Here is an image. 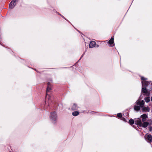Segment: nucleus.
<instances>
[{"label":"nucleus","mask_w":152,"mask_h":152,"mask_svg":"<svg viewBox=\"0 0 152 152\" xmlns=\"http://www.w3.org/2000/svg\"><path fill=\"white\" fill-rule=\"evenodd\" d=\"M145 103V102L143 100H142L141 101L137 102V104L138 105H140L141 107L142 108V110L143 111L148 112L150 110V108L148 107L144 106Z\"/></svg>","instance_id":"obj_2"},{"label":"nucleus","mask_w":152,"mask_h":152,"mask_svg":"<svg viewBox=\"0 0 152 152\" xmlns=\"http://www.w3.org/2000/svg\"><path fill=\"white\" fill-rule=\"evenodd\" d=\"M138 101H137L136 102V104L134 106V110L137 111H139L141 107L140 105H138L137 104V102Z\"/></svg>","instance_id":"obj_9"},{"label":"nucleus","mask_w":152,"mask_h":152,"mask_svg":"<svg viewBox=\"0 0 152 152\" xmlns=\"http://www.w3.org/2000/svg\"><path fill=\"white\" fill-rule=\"evenodd\" d=\"M79 114V112L77 111H74L72 113V115L73 116H76Z\"/></svg>","instance_id":"obj_13"},{"label":"nucleus","mask_w":152,"mask_h":152,"mask_svg":"<svg viewBox=\"0 0 152 152\" xmlns=\"http://www.w3.org/2000/svg\"><path fill=\"white\" fill-rule=\"evenodd\" d=\"M129 123L131 125H133L134 123V121L133 119H130L129 121Z\"/></svg>","instance_id":"obj_17"},{"label":"nucleus","mask_w":152,"mask_h":152,"mask_svg":"<svg viewBox=\"0 0 152 152\" xmlns=\"http://www.w3.org/2000/svg\"><path fill=\"white\" fill-rule=\"evenodd\" d=\"M117 116L119 118H122V114L121 113H118L117 114ZM123 118V119H122L123 120L125 119V118Z\"/></svg>","instance_id":"obj_14"},{"label":"nucleus","mask_w":152,"mask_h":152,"mask_svg":"<svg viewBox=\"0 0 152 152\" xmlns=\"http://www.w3.org/2000/svg\"><path fill=\"white\" fill-rule=\"evenodd\" d=\"M47 102H46V103H45V105H47Z\"/></svg>","instance_id":"obj_20"},{"label":"nucleus","mask_w":152,"mask_h":152,"mask_svg":"<svg viewBox=\"0 0 152 152\" xmlns=\"http://www.w3.org/2000/svg\"><path fill=\"white\" fill-rule=\"evenodd\" d=\"M149 124L150 125H152V119L151 120Z\"/></svg>","instance_id":"obj_19"},{"label":"nucleus","mask_w":152,"mask_h":152,"mask_svg":"<svg viewBox=\"0 0 152 152\" xmlns=\"http://www.w3.org/2000/svg\"><path fill=\"white\" fill-rule=\"evenodd\" d=\"M18 1V0H12L9 4V8L11 9L13 8L16 5V2Z\"/></svg>","instance_id":"obj_5"},{"label":"nucleus","mask_w":152,"mask_h":152,"mask_svg":"<svg viewBox=\"0 0 152 152\" xmlns=\"http://www.w3.org/2000/svg\"><path fill=\"white\" fill-rule=\"evenodd\" d=\"M96 42L94 41H92L91 42L89 45V47L90 48H93L95 47V45H96Z\"/></svg>","instance_id":"obj_12"},{"label":"nucleus","mask_w":152,"mask_h":152,"mask_svg":"<svg viewBox=\"0 0 152 152\" xmlns=\"http://www.w3.org/2000/svg\"><path fill=\"white\" fill-rule=\"evenodd\" d=\"M142 92L144 94V95L148 96L150 94V91H148L147 89L145 88H142Z\"/></svg>","instance_id":"obj_6"},{"label":"nucleus","mask_w":152,"mask_h":152,"mask_svg":"<svg viewBox=\"0 0 152 152\" xmlns=\"http://www.w3.org/2000/svg\"><path fill=\"white\" fill-rule=\"evenodd\" d=\"M108 43L111 46H113L114 45V38L113 37H112L110 39L108 42Z\"/></svg>","instance_id":"obj_8"},{"label":"nucleus","mask_w":152,"mask_h":152,"mask_svg":"<svg viewBox=\"0 0 152 152\" xmlns=\"http://www.w3.org/2000/svg\"><path fill=\"white\" fill-rule=\"evenodd\" d=\"M151 101H152V97H151Z\"/></svg>","instance_id":"obj_21"},{"label":"nucleus","mask_w":152,"mask_h":152,"mask_svg":"<svg viewBox=\"0 0 152 152\" xmlns=\"http://www.w3.org/2000/svg\"><path fill=\"white\" fill-rule=\"evenodd\" d=\"M72 109L73 110H76L77 109V105L75 104H74L72 108Z\"/></svg>","instance_id":"obj_16"},{"label":"nucleus","mask_w":152,"mask_h":152,"mask_svg":"<svg viewBox=\"0 0 152 152\" xmlns=\"http://www.w3.org/2000/svg\"><path fill=\"white\" fill-rule=\"evenodd\" d=\"M140 117L142 118V121L144 122L146 120V118H148V116L147 114H145L141 115Z\"/></svg>","instance_id":"obj_11"},{"label":"nucleus","mask_w":152,"mask_h":152,"mask_svg":"<svg viewBox=\"0 0 152 152\" xmlns=\"http://www.w3.org/2000/svg\"><path fill=\"white\" fill-rule=\"evenodd\" d=\"M145 138L146 140L148 142H152V136L150 134H146L145 136Z\"/></svg>","instance_id":"obj_4"},{"label":"nucleus","mask_w":152,"mask_h":152,"mask_svg":"<svg viewBox=\"0 0 152 152\" xmlns=\"http://www.w3.org/2000/svg\"><path fill=\"white\" fill-rule=\"evenodd\" d=\"M51 117L52 119L54 121L56 119L57 117L56 114L55 112L52 113L51 114Z\"/></svg>","instance_id":"obj_10"},{"label":"nucleus","mask_w":152,"mask_h":152,"mask_svg":"<svg viewBox=\"0 0 152 152\" xmlns=\"http://www.w3.org/2000/svg\"><path fill=\"white\" fill-rule=\"evenodd\" d=\"M149 130L150 131H151L152 130V127L151 126L149 127Z\"/></svg>","instance_id":"obj_18"},{"label":"nucleus","mask_w":152,"mask_h":152,"mask_svg":"<svg viewBox=\"0 0 152 152\" xmlns=\"http://www.w3.org/2000/svg\"><path fill=\"white\" fill-rule=\"evenodd\" d=\"M134 122L135 124L138 126L140 127H142L144 128L146 127L149 124V123L147 122L144 121L142 123L141 121V119L139 118L135 119Z\"/></svg>","instance_id":"obj_1"},{"label":"nucleus","mask_w":152,"mask_h":152,"mask_svg":"<svg viewBox=\"0 0 152 152\" xmlns=\"http://www.w3.org/2000/svg\"><path fill=\"white\" fill-rule=\"evenodd\" d=\"M141 79L142 81V86L145 88L149 84H150V82L145 80L147 79L143 77H142Z\"/></svg>","instance_id":"obj_3"},{"label":"nucleus","mask_w":152,"mask_h":152,"mask_svg":"<svg viewBox=\"0 0 152 152\" xmlns=\"http://www.w3.org/2000/svg\"><path fill=\"white\" fill-rule=\"evenodd\" d=\"M145 100L146 102H149L150 100V97H146L145 98Z\"/></svg>","instance_id":"obj_15"},{"label":"nucleus","mask_w":152,"mask_h":152,"mask_svg":"<svg viewBox=\"0 0 152 152\" xmlns=\"http://www.w3.org/2000/svg\"><path fill=\"white\" fill-rule=\"evenodd\" d=\"M51 89V85L50 83H48L47 84V86L46 90L47 95L46 97H47L49 95L48 94V92H50Z\"/></svg>","instance_id":"obj_7"}]
</instances>
